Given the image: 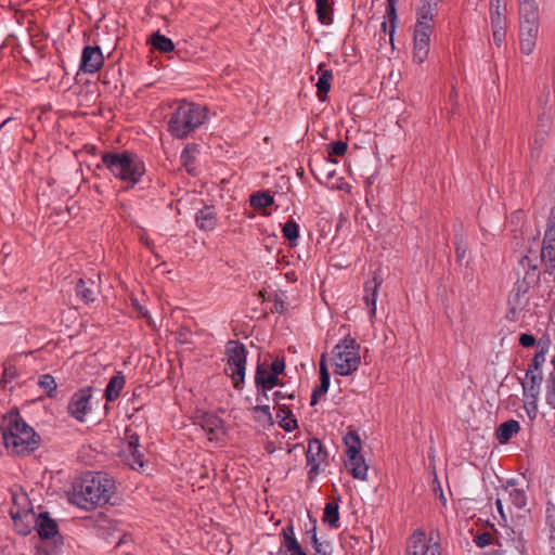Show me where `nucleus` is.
<instances>
[{
	"instance_id": "1",
	"label": "nucleus",
	"mask_w": 555,
	"mask_h": 555,
	"mask_svg": "<svg viewBox=\"0 0 555 555\" xmlns=\"http://www.w3.org/2000/svg\"><path fill=\"white\" fill-rule=\"evenodd\" d=\"M2 440L7 449L18 455L29 454L40 446V436L21 416L17 409L2 417Z\"/></svg>"
},
{
	"instance_id": "2",
	"label": "nucleus",
	"mask_w": 555,
	"mask_h": 555,
	"mask_svg": "<svg viewBox=\"0 0 555 555\" xmlns=\"http://www.w3.org/2000/svg\"><path fill=\"white\" fill-rule=\"evenodd\" d=\"M113 494V483L102 475L85 478L74 489L70 502L83 509H91L109 502Z\"/></svg>"
},
{
	"instance_id": "3",
	"label": "nucleus",
	"mask_w": 555,
	"mask_h": 555,
	"mask_svg": "<svg viewBox=\"0 0 555 555\" xmlns=\"http://www.w3.org/2000/svg\"><path fill=\"white\" fill-rule=\"evenodd\" d=\"M102 163L115 177L130 183L131 186L145 173L144 163L129 151L103 153Z\"/></svg>"
},
{
	"instance_id": "4",
	"label": "nucleus",
	"mask_w": 555,
	"mask_h": 555,
	"mask_svg": "<svg viewBox=\"0 0 555 555\" xmlns=\"http://www.w3.org/2000/svg\"><path fill=\"white\" fill-rule=\"evenodd\" d=\"M206 119L205 108L182 101L172 112L168 121V131L177 139H184Z\"/></svg>"
},
{
	"instance_id": "5",
	"label": "nucleus",
	"mask_w": 555,
	"mask_h": 555,
	"mask_svg": "<svg viewBox=\"0 0 555 555\" xmlns=\"http://www.w3.org/2000/svg\"><path fill=\"white\" fill-rule=\"evenodd\" d=\"M360 345L350 335H347L333 349L334 372L347 376L358 370L360 365Z\"/></svg>"
},
{
	"instance_id": "6",
	"label": "nucleus",
	"mask_w": 555,
	"mask_h": 555,
	"mask_svg": "<svg viewBox=\"0 0 555 555\" xmlns=\"http://www.w3.org/2000/svg\"><path fill=\"white\" fill-rule=\"evenodd\" d=\"M227 369L225 372L233 380L235 389H242L245 382L247 349L238 340H230L227 344Z\"/></svg>"
},
{
	"instance_id": "7",
	"label": "nucleus",
	"mask_w": 555,
	"mask_h": 555,
	"mask_svg": "<svg viewBox=\"0 0 555 555\" xmlns=\"http://www.w3.org/2000/svg\"><path fill=\"white\" fill-rule=\"evenodd\" d=\"M527 8L528 9H525V11H519V39L521 52L529 55L533 52L538 38L539 11H531L530 7Z\"/></svg>"
},
{
	"instance_id": "8",
	"label": "nucleus",
	"mask_w": 555,
	"mask_h": 555,
	"mask_svg": "<svg viewBox=\"0 0 555 555\" xmlns=\"http://www.w3.org/2000/svg\"><path fill=\"white\" fill-rule=\"evenodd\" d=\"M433 27L429 23L417 22L414 29V51L413 60L421 64L423 63L429 53V41Z\"/></svg>"
},
{
	"instance_id": "9",
	"label": "nucleus",
	"mask_w": 555,
	"mask_h": 555,
	"mask_svg": "<svg viewBox=\"0 0 555 555\" xmlns=\"http://www.w3.org/2000/svg\"><path fill=\"white\" fill-rule=\"evenodd\" d=\"M92 398V387L81 388L76 391L67 405L68 414L79 422H83L86 415L91 411L90 400Z\"/></svg>"
},
{
	"instance_id": "10",
	"label": "nucleus",
	"mask_w": 555,
	"mask_h": 555,
	"mask_svg": "<svg viewBox=\"0 0 555 555\" xmlns=\"http://www.w3.org/2000/svg\"><path fill=\"white\" fill-rule=\"evenodd\" d=\"M327 459V452L324 450L322 442L318 438L309 440L308 450L306 452L307 465L310 467L308 472L309 481H313L320 474V465Z\"/></svg>"
},
{
	"instance_id": "11",
	"label": "nucleus",
	"mask_w": 555,
	"mask_h": 555,
	"mask_svg": "<svg viewBox=\"0 0 555 555\" xmlns=\"http://www.w3.org/2000/svg\"><path fill=\"white\" fill-rule=\"evenodd\" d=\"M413 544L409 547V555H441L440 544L435 541L430 532L428 541L423 531H415L412 535Z\"/></svg>"
},
{
	"instance_id": "12",
	"label": "nucleus",
	"mask_w": 555,
	"mask_h": 555,
	"mask_svg": "<svg viewBox=\"0 0 555 555\" xmlns=\"http://www.w3.org/2000/svg\"><path fill=\"white\" fill-rule=\"evenodd\" d=\"M104 63L102 50L99 47L86 46L81 53L80 70L85 74L96 73Z\"/></svg>"
},
{
	"instance_id": "13",
	"label": "nucleus",
	"mask_w": 555,
	"mask_h": 555,
	"mask_svg": "<svg viewBox=\"0 0 555 555\" xmlns=\"http://www.w3.org/2000/svg\"><path fill=\"white\" fill-rule=\"evenodd\" d=\"M540 279L539 271L526 272L521 278L518 276L514 284V287L509 294L508 301L515 306L520 304V297L526 295L532 285H534Z\"/></svg>"
},
{
	"instance_id": "14",
	"label": "nucleus",
	"mask_w": 555,
	"mask_h": 555,
	"mask_svg": "<svg viewBox=\"0 0 555 555\" xmlns=\"http://www.w3.org/2000/svg\"><path fill=\"white\" fill-rule=\"evenodd\" d=\"M207 434L209 440H218L224 434L223 421L210 413H203L196 417V423Z\"/></svg>"
},
{
	"instance_id": "15",
	"label": "nucleus",
	"mask_w": 555,
	"mask_h": 555,
	"mask_svg": "<svg viewBox=\"0 0 555 555\" xmlns=\"http://www.w3.org/2000/svg\"><path fill=\"white\" fill-rule=\"evenodd\" d=\"M347 460L345 461L346 469L352 475L353 478L366 480L367 465L360 452L357 449L346 450Z\"/></svg>"
},
{
	"instance_id": "16",
	"label": "nucleus",
	"mask_w": 555,
	"mask_h": 555,
	"mask_svg": "<svg viewBox=\"0 0 555 555\" xmlns=\"http://www.w3.org/2000/svg\"><path fill=\"white\" fill-rule=\"evenodd\" d=\"M10 516L14 522L16 532L21 535H27L31 532L36 514L31 509H20L18 507H12L10 509Z\"/></svg>"
},
{
	"instance_id": "17",
	"label": "nucleus",
	"mask_w": 555,
	"mask_h": 555,
	"mask_svg": "<svg viewBox=\"0 0 555 555\" xmlns=\"http://www.w3.org/2000/svg\"><path fill=\"white\" fill-rule=\"evenodd\" d=\"M382 284L383 278L376 273L372 280L364 283L363 300L370 310L371 318L375 317L376 313V299Z\"/></svg>"
},
{
	"instance_id": "18",
	"label": "nucleus",
	"mask_w": 555,
	"mask_h": 555,
	"mask_svg": "<svg viewBox=\"0 0 555 555\" xmlns=\"http://www.w3.org/2000/svg\"><path fill=\"white\" fill-rule=\"evenodd\" d=\"M39 537L42 540L54 538L59 534L57 522L52 519L48 512H41L34 521Z\"/></svg>"
},
{
	"instance_id": "19",
	"label": "nucleus",
	"mask_w": 555,
	"mask_h": 555,
	"mask_svg": "<svg viewBox=\"0 0 555 555\" xmlns=\"http://www.w3.org/2000/svg\"><path fill=\"white\" fill-rule=\"evenodd\" d=\"M330 387V372L325 362V356L321 357L320 361V385L317 386L311 395V405H315L319 399L324 396Z\"/></svg>"
},
{
	"instance_id": "20",
	"label": "nucleus",
	"mask_w": 555,
	"mask_h": 555,
	"mask_svg": "<svg viewBox=\"0 0 555 555\" xmlns=\"http://www.w3.org/2000/svg\"><path fill=\"white\" fill-rule=\"evenodd\" d=\"M517 481L515 479H508L505 485V490H508V495L512 504L520 511L526 509V512H530L527 507L528 496L524 489L516 488Z\"/></svg>"
},
{
	"instance_id": "21",
	"label": "nucleus",
	"mask_w": 555,
	"mask_h": 555,
	"mask_svg": "<svg viewBox=\"0 0 555 555\" xmlns=\"http://www.w3.org/2000/svg\"><path fill=\"white\" fill-rule=\"evenodd\" d=\"M489 16L491 26L507 25L505 0H490Z\"/></svg>"
},
{
	"instance_id": "22",
	"label": "nucleus",
	"mask_w": 555,
	"mask_h": 555,
	"mask_svg": "<svg viewBox=\"0 0 555 555\" xmlns=\"http://www.w3.org/2000/svg\"><path fill=\"white\" fill-rule=\"evenodd\" d=\"M126 384V378L121 372H117L113 377H111L106 388L104 390V398L106 401H115L118 399L121 390L124 389Z\"/></svg>"
},
{
	"instance_id": "23",
	"label": "nucleus",
	"mask_w": 555,
	"mask_h": 555,
	"mask_svg": "<svg viewBox=\"0 0 555 555\" xmlns=\"http://www.w3.org/2000/svg\"><path fill=\"white\" fill-rule=\"evenodd\" d=\"M532 371L526 372V382H522L524 395L535 400L540 392V386L543 380L542 372H538V375H532Z\"/></svg>"
},
{
	"instance_id": "24",
	"label": "nucleus",
	"mask_w": 555,
	"mask_h": 555,
	"mask_svg": "<svg viewBox=\"0 0 555 555\" xmlns=\"http://www.w3.org/2000/svg\"><path fill=\"white\" fill-rule=\"evenodd\" d=\"M196 224L201 230H214L217 224L216 212L212 207L205 206L196 214Z\"/></svg>"
},
{
	"instance_id": "25",
	"label": "nucleus",
	"mask_w": 555,
	"mask_h": 555,
	"mask_svg": "<svg viewBox=\"0 0 555 555\" xmlns=\"http://www.w3.org/2000/svg\"><path fill=\"white\" fill-rule=\"evenodd\" d=\"M319 80L317 82V94L320 101H325L327 98V93L331 89V81L333 79V73L328 69H323L322 66L319 67Z\"/></svg>"
},
{
	"instance_id": "26",
	"label": "nucleus",
	"mask_w": 555,
	"mask_h": 555,
	"mask_svg": "<svg viewBox=\"0 0 555 555\" xmlns=\"http://www.w3.org/2000/svg\"><path fill=\"white\" fill-rule=\"evenodd\" d=\"M519 430V423L515 420H508L498 427L496 439L500 443H507L509 439Z\"/></svg>"
},
{
	"instance_id": "27",
	"label": "nucleus",
	"mask_w": 555,
	"mask_h": 555,
	"mask_svg": "<svg viewBox=\"0 0 555 555\" xmlns=\"http://www.w3.org/2000/svg\"><path fill=\"white\" fill-rule=\"evenodd\" d=\"M318 20L323 25H331L333 23V4L334 0H315Z\"/></svg>"
},
{
	"instance_id": "28",
	"label": "nucleus",
	"mask_w": 555,
	"mask_h": 555,
	"mask_svg": "<svg viewBox=\"0 0 555 555\" xmlns=\"http://www.w3.org/2000/svg\"><path fill=\"white\" fill-rule=\"evenodd\" d=\"M441 0H421V7L417 12V22L428 23L434 18V11Z\"/></svg>"
},
{
	"instance_id": "29",
	"label": "nucleus",
	"mask_w": 555,
	"mask_h": 555,
	"mask_svg": "<svg viewBox=\"0 0 555 555\" xmlns=\"http://www.w3.org/2000/svg\"><path fill=\"white\" fill-rule=\"evenodd\" d=\"M150 42L155 50L164 53H168L175 50L172 40L167 38L165 35H162L159 31L152 35Z\"/></svg>"
},
{
	"instance_id": "30",
	"label": "nucleus",
	"mask_w": 555,
	"mask_h": 555,
	"mask_svg": "<svg viewBox=\"0 0 555 555\" xmlns=\"http://www.w3.org/2000/svg\"><path fill=\"white\" fill-rule=\"evenodd\" d=\"M323 521L337 528L339 521V506L337 502H328L324 507Z\"/></svg>"
},
{
	"instance_id": "31",
	"label": "nucleus",
	"mask_w": 555,
	"mask_h": 555,
	"mask_svg": "<svg viewBox=\"0 0 555 555\" xmlns=\"http://www.w3.org/2000/svg\"><path fill=\"white\" fill-rule=\"evenodd\" d=\"M94 283L90 282V286L83 279H79L76 284V294L86 302H92L95 299V292L93 288Z\"/></svg>"
},
{
	"instance_id": "32",
	"label": "nucleus",
	"mask_w": 555,
	"mask_h": 555,
	"mask_svg": "<svg viewBox=\"0 0 555 555\" xmlns=\"http://www.w3.org/2000/svg\"><path fill=\"white\" fill-rule=\"evenodd\" d=\"M39 387L49 398H55L57 393V385L54 377L50 374H43L38 379Z\"/></svg>"
},
{
	"instance_id": "33",
	"label": "nucleus",
	"mask_w": 555,
	"mask_h": 555,
	"mask_svg": "<svg viewBox=\"0 0 555 555\" xmlns=\"http://www.w3.org/2000/svg\"><path fill=\"white\" fill-rule=\"evenodd\" d=\"M541 258L546 264V272L555 276V246L543 245Z\"/></svg>"
},
{
	"instance_id": "34",
	"label": "nucleus",
	"mask_w": 555,
	"mask_h": 555,
	"mask_svg": "<svg viewBox=\"0 0 555 555\" xmlns=\"http://www.w3.org/2000/svg\"><path fill=\"white\" fill-rule=\"evenodd\" d=\"M250 206L255 209H262L273 204V196L267 192H258L249 198Z\"/></svg>"
},
{
	"instance_id": "35",
	"label": "nucleus",
	"mask_w": 555,
	"mask_h": 555,
	"mask_svg": "<svg viewBox=\"0 0 555 555\" xmlns=\"http://www.w3.org/2000/svg\"><path fill=\"white\" fill-rule=\"evenodd\" d=\"M126 462L132 469H140L144 466L143 454L139 449L125 450Z\"/></svg>"
},
{
	"instance_id": "36",
	"label": "nucleus",
	"mask_w": 555,
	"mask_h": 555,
	"mask_svg": "<svg viewBox=\"0 0 555 555\" xmlns=\"http://www.w3.org/2000/svg\"><path fill=\"white\" fill-rule=\"evenodd\" d=\"M283 236L289 241L291 245H295L299 236V227L294 220H288L282 228Z\"/></svg>"
},
{
	"instance_id": "37",
	"label": "nucleus",
	"mask_w": 555,
	"mask_h": 555,
	"mask_svg": "<svg viewBox=\"0 0 555 555\" xmlns=\"http://www.w3.org/2000/svg\"><path fill=\"white\" fill-rule=\"evenodd\" d=\"M196 145H188L181 153V162L189 173H193Z\"/></svg>"
},
{
	"instance_id": "38",
	"label": "nucleus",
	"mask_w": 555,
	"mask_h": 555,
	"mask_svg": "<svg viewBox=\"0 0 555 555\" xmlns=\"http://www.w3.org/2000/svg\"><path fill=\"white\" fill-rule=\"evenodd\" d=\"M531 271H539L537 263L529 256H522L516 268L517 275H525L526 272L530 273Z\"/></svg>"
},
{
	"instance_id": "39",
	"label": "nucleus",
	"mask_w": 555,
	"mask_h": 555,
	"mask_svg": "<svg viewBox=\"0 0 555 555\" xmlns=\"http://www.w3.org/2000/svg\"><path fill=\"white\" fill-rule=\"evenodd\" d=\"M543 245L555 246V206L551 210L548 227L544 234Z\"/></svg>"
},
{
	"instance_id": "40",
	"label": "nucleus",
	"mask_w": 555,
	"mask_h": 555,
	"mask_svg": "<svg viewBox=\"0 0 555 555\" xmlns=\"http://www.w3.org/2000/svg\"><path fill=\"white\" fill-rule=\"evenodd\" d=\"M279 555H308L297 539H288L285 548H281Z\"/></svg>"
},
{
	"instance_id": "41",
	"label": "nucleus",
	"mask_w": 555,
	"mask_h": 555,
	"mask_svg": "<svg viewBox=\"0 0 555 555\" xmlns=\"http://www.w3.org/2000/svg\"><path fill=\"white\" fill-rule=\"evenodd\" d=\"M18 376L16 366L11 362L4 363L3 374L0 378V385L4 387L5 384L11 383Z\"/></svg>"
},
{
	"instance_id": "42",
	"label": "nucleus",
	"mask_w": 555,
	"mask_h": 555,
	"mask_svg": "<svg viewBox=\"0 0 555 555\" xmlns=\"http://www.w3.org/2000/svg\"><path fill=\"white\" fill-rule=\"evenodd\" d=\"M386 15L389 22V39L392 42L393 41V35L397 26L398 15H397V9L396 5H387L386 8Z\"/></svg>"
},
{
	"instance_id": "43",
	"label": "nucleus",
	"mask_w": 555,
	"mask_h": 555,
	"mask_svg": "<svg viewBox=\"0 0 555 555\" xmlns=\"http://www.w3.org/2000/svg\"><path fill=\"white\" fill-rule=\"evenodd\" d=\"M507 25L491 26L493 41L496 47H502L506 38Z\"/></svg>"
},
{
	"instance_id": "44",
	"label": "nucleus",
	"mask_w": 555,
	"mask_h": 555,
	"mask_svg": "<svg viewBox=\"0 0 555 555\" xmlns=\"http://www.w3.org/2000/svg\"><path fill=\"white\" fill-rule=\"evenodd\" d=\"M346 450H351V448H354L360 452L361 450V440L357 433L350 431L348 433L344 438Z\"/></svg>"
},
{
	"instance_id": "45",
	"label": "nucleus",
	"mask_w": 555,
	"mask_h": 555,
	"mask_svg": "<svg viewBox=\"0 0 555 555\" xmlns=\"http://www.w3.org/2000/svg\"><path fill=\"white\" fill-rule=\"evenodd\" d=\"M257 385H260L261 388L271 390L276 386H282V383L279 379V375L269 373L264 383L262 382V379H260V377H258Z\"/></svg>"
},
{
	"instance_id": "46",
	"label": "nucleus",
	"mask_w": 555,
	"mask_h": 555,
	"mask_svg": "<svg viewBox=\"0 0 555 555\" xmlns=\"http://www.w3.org/2000/svg\"><path fill=\"white\" fill-rule=\"evenodd\" d=\"M348 144L344 141H336L328 145L327 152L330 155L344 156L347 152Z\"/></svg>"
},
{
	"instance_id": "47",
	"label": "nucleus",
	"mask_w": 555,
	"mask_h": 555,
	"mask_svg": "<svg viewBox=\"0 0 555 555\" xmlns=\"http://www.w3.org/2000/svg\"><path fill=\"white\" fill-rule=\"evenodd\" d=\"M545 524L548 530L555 531V505L552 502H547L545 508Z\"/></svg>"
},
{
	"instance_id": "48",
	"label": "nucleus",
	"mask_w": 555,
	"mask_h": 555,
	"mask_svg": "<svg viewBox=\"0 0 555 555\" xmlns=\"http://www.w3.org/2000/svg\"><path fill=\"white\" fill-rule=\"evenodd\" d=\"M492 533L489 531H483L480 533H477L474 537V542L478 547H486L492 542Z\"/></svg>"
},
{
	"instance_id": "49",
	"label": "nucleus",
	"mask_w": 555,
	"mask_h": 555,
	"mask_svg": "<svg viewBox=\"0 0 555 555\" xmlns=\"http://www.w3.org/2000/svg\"><path fill=\"white\" fill-rule=\"evenodd\" d=\"M545 353H546V350L544 348H541L539 349L531 363L529 364V366L533 367V369H541L542 364L545 362Z\"/></svg>"
},
{
	"instance_id": "50",
	"label": "nucleus",
	"mask_w": 555,
	"mask_h": 555,
	"mask_svg": "<svg viewBox=\"0 0 555 555\" xmlns=\"http://www.w3.org/2000/svg\"><path fill=\"white\" fill-rule=\"evenodd\" d=\"M280 426L286 431H292L297 428V420L295 416H283L280 421Z\"/></svg>"
},
{
	"instance_id": "51",
	"label": "nucleus",
	"mask_w": 555,
	"mask_h": 555,
	"mask_svg": "<svg viewBox=\"0 0 555 555\" xmlns=\"http://www.w3.org/2000/svg\"><path fill=\"white\" fill-rule=\"evenodd\" d=\"M271 374H275V375H280L284 372L285 370V362H284V359H280V358H276L272 363H271Z\"/></svg>"
},
{
	"instance_id": "52",
	"label": "nucleus",
	"mask_w": 555,
	"mask_h": 555,
	"mask_svg": "<svg viewBox=\"0 0 555 555\" xmlns=\"http://www.w3.org/2000/svg\"><path fill=\"white\" fill-rule=\"evenodd\" d=\"M467 251V244L461 238L459 242H456L455 246V256L457 261H461Z\"/></svg>"
},
{
	"instance_id": "53",
	"label": "nucleus",
	"mask_w": 555,
	"mask_h": 555,
	"mask_svg": "<svg viewBox=\"0 0 555 555\" xmlns=\"http://www.w3.org/2000/svg\"><path fill=\"white\" fill-rule=\"evenodd\" d=\"M519 344L526 348L533 347L535 345V338L531 334L524 333L519 337Z\"/></svg>"
},
{
	"instance_id": "54",
	"label": "nucleus",
	"mask_w": 555,
	"mask_h": 555,
	"mask_svg": "<svg viewBox=\"0 0 555 555\" xmlns=\"http://www.w3.org/2000/svg\"><path fill=\"white\" fill-rule=\"evenodd\" d=\"M282 535H283V541H282L281 548L283 550L286 547L288 539H291V538L296 539V537L294 534L293 526H287V527L283 528Z\"/></svg>"
},
{
	"instance_id": "55",
	"label": "nucleus",
	"mask_w": 555,
	"mask_h": 555,
	"mask_svg": "<svg viewBox=\"0 0 555 555\" xmlns=\"http://www.w3.org/2000/svg\"><path fill=\"white\" fill-rule=\"evenodd\" d=\"M268 375H269V372L267 371L264 365L258 363V365L256 367V373H255V386L257 387V378L258 377H260V379H262V382L264 383Z\"/></svg>"
},
{
	"instance_id": "56",
	"label": "nucleus",
	"mask_w": 555,
	"mask_h": 555,
	"mask_svg": "<svg viewBox=\"0 0 555 555\" xmlns=\"http://www.w3.org/2000/svg\"><path fill=\"white\" fill-rule=\"evenodd\" d=\"M531 8V11H539L538 0H519V11H525L528 8Z\"/></svg>"
},
{
	"instance_id": "57",
	"label": "nucleus",
	"mask_w": 555,
	"mask_h": 555,
	"mask_svg": "<svg viewBox=\"0 0 555 555\" xmlns=\"http://www.w3.org/2000/svg\"><path fill=\"white\" fill-rule=\"evenodd\" d=\"M253 411L255 413H262L263 415L267 416V418L269 421L272 420V415H271V412H270V406L268 404L259 403L258 405L253 408Z\"/></svg>"
},
{
	"instance_id": "58",
	"label": "nucleus",
	"mask_w": 555,
	"mask_h": 555,
	"mask_svg": "<svg viewBox=\"0 0 555 555\" xmlns=\"http://www.w3.org/2000/svg\"><path fill=\"white\" fill-rule=\"evenodd\" d=\"M275 405L278 408V412H276V417L278 418H283V416H294V414L291 411V409L288 406H286L285 404L279 403V404H275Z\"/></svg>"
},
{
	"instance_id": "59",
	"label": "nucleus",
	"mask_w": 555,
	"mask_h": 555,
	"mask_svg": "<svg viewBox=\"0 0 555 555\" xmlns=\"http://www.w3.org/2000/svg\"><path fill=\"white\" fill-rule=\"evenodd\" d=\"M257 402L259 403H263V401L266 400H269V395H268V391H270V389H264V388H261L260 385H257Z\"/></svg>"
},
{
	"instance_id": "60",
	"label": "nucleus",
	"mask_w": 555,
	"mask_h": 555,
	"mask_svg": "<svg viewBox=\"0 0 555 555\" xmlns=\"http://www.w3.org/2000/svg\"><path fill=\"white\" fill-rule=\"evenodd\" d=\"M139 449V436L137 434H132L128 436V446L126 450H134Z\"/></svg>"
},
{
	"instance_id": "61",
	"label": "nucleus",
	"mask_w": 555,
	"mask_h": 555,
	"mask_svg": "<svg viewBox=\"0 0 555 555\" xmlns=\"http://www.w3.org/2000/svg\"><path fill=\"white\" fill-rule=\"evenodd\" d=\"M273 310L280 314H283L286 310L284 300L281 299L278 295L275 296V299H274Z\"/></svg>"
},
{
	"instance_id": "62",
	"label": "nucleus",
	"mask_w": 555,
	"mask_h": 555,
	"mask_svg": "<svg viewBox=\"0 0 555 555\" xmlns=\"http://www.w3.org/2000/svg\"><path fill=\"white\" fill-rule=\"evenodd\" d=\"M546 401L550 405L555 408V382H552V387L548 389L546 395Z\"/></svg>"
},
{
	"instance_id": "63",
	"label": "nucleus",
	"mask_w": 555,
	"mask_h": 555,
	"mask_svg": "<svg viewBox=\"0 0 555 555\" xmlns=\"http://www.w3.org/2000/svg\"><path fill=\"white\" fill-rule=\"evenodd\" d=\"M315 555H330L328 543H321L314 547Z\"/></svg>"
},
{
	"instance_id": "64",
	"label": "nucleus",
	"mask_w": 555,
	"mask_h": 555,
	"mask_svg": "<svg viewBox=\"0 0 555 555\" xmlns=\"http://www.w3.org/2000/svg\"><path fill=\"white\" fill-rule=\"evenodd\" d=\"M548 541H547V544H548V548H550V553L551 555H555V531L553 532V530H548Z\"/></svg>"
}]
</instances>
